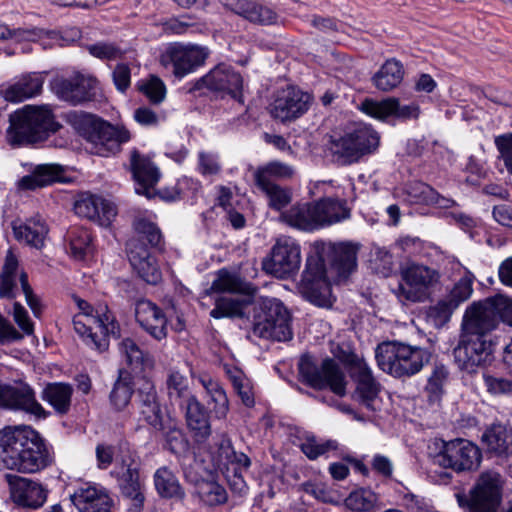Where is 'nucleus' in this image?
<instances>
[{
	"label": "nucleus",
	"mask_w": 512,
	"mask_h": 512,
	"mask_svg": "<svg viewBox=\"0 0 512 512\" xmlns=\"http://www.w3.org/2000/svg\"><path fill=\"white\" fill-rule=\"evenodd\" d=\"M512 326V299L503 295L471 303L462 317L459 340L453 350L459 369L475 373L491 361V333L499 321Z\"/></svg>",
	"instance_id": "1"
},
{
	"label": "nucleus",
	"mask_w": 512,
	"mask_h": 512,
	"mask_svg": "<svg viewBox=\"0 0 512 512\" xmlns=\"http://www.w3.org/2000/svg\"><path fill=\"white\" fill-rule=\"evenodd\" d=\"M0 450L4 466L20 473H37L53 462L52 453L45 440L30 426H9L2 429Z\"/></svg>",
	"instance_id": "2"
},
{
	"label": "nucleus",
	"mask_w": 512,
	"mask_h": 512,
	"mask_svg": "<svg viewBox=\"0 0 512 512\" xmlns=\"http://www.w3.org/2000/svg\"><path fill=\"white\" fill-rule=\"evenodd\" d=\"M9 122V141L17 145L43 141L61 127L48 105H26L12 113Z\"/></svg>",
	"instance_id": "3"
},
{
	"label": "nucleus",
	"mask_w": 512,
	"mask_h": 512,
	"mask_svg": "<svg viewBox=\"0 0 512 512\" xmlns=\"http://www.w3.org/2000/svg\"><path fill=\"white\" fill-rule=\"evenodd\" d=\"M68 122L91 142L96 148V153L102 156L119 152L121 145L131 139L130 132L124 126H114L90 113L71 112L68 114Z\"/></svg>",
	"instance_id": "4"
},
{
	"label": "nucleus",
	"mask_w": 512,
	"mask_h": 512,
	"mask_svg": "<svg viewBox=\"0 0 512 512\" xmlns=\"http://www.w3.org/2000/svg\"><path fill=\"white\" fill-rule=\"evenodd\" d=\"M379 144L380 135L371 125L354 123L331 136L330 151L338 164L351 165L374 153Z\"/></svg>",
	"instance_id": "5"
},
{
	"label": "nucleus",
	"mask_w": 512,
	"mask_h": 512,
	"mask_svg": "<svg viewBox=\"0 0 512 512\" xmlns=\"http://www.w3.org/2000/svg\"><path fill=\"white\" fill-rule=\"evenodd\" d=\"M375 357L384 372L394 377H410L429 361L430 353L418 346L388 341L377 346Z\"/></svg>",
	"instance_id": "6"
},
{
	"label": "nucleus",
	"mask_w": 512,
	"mask_h": 512,
	"mask_svg": "<svg viewBox=\"0 0 512 512\" xmlns=\"http://www.w3.org/2000/svg\"><path fill=\"white\" fill-rule=\"evenodd\" d=\"M252 333L259 338L280 342L292 338L289 312L279 300L268 297L259 299L254 313Z\"/></svg>",
	"instance_id": "7"
},
{
	"label": "nucleus",
	"mask_w": 512,
	"mask_h": 512,
	"mask_svg": "<svg viewBox=\"0 0 512 512\" xmlns=\"http://www.w3.org/2000/svg\"><path fill=\"white\" fill-rule=\"evenodd\" d=\"M455 498L466 512H496L502 499L501 475L495 471L483 472L469 494L458 491Z\"/></svg>",
	"instance_id": "8"
},
{
	"label": "nucleus",
	"mask_w": 512,
	"mask_h": 512,
	"mask_svg": "<svg viewBox=\"0 0 512 512\" xmlns=\"http://www.w3.org/2000/svg\"><path fill=\"white\" fill-rule=\"evenodd\" d=\"M141 459L135 451H122L111 475L116 478L123 497L131 500V512H140L144 505V482L141 477Z\"/></svg>",
	"instance_id": "9"
},
{
	"label": "nucleus",
	"mask_w": 512,
	"mask_h": 512,
	"mask_svg": "<svg viewBox=\"0 0 512 512\" xmlns=\"http://www.w3.org/2000/svg\"><path fill=\"white\" fill-rule=\"evenodd\" d=\"M302 382L314 389L329 388L335 395H346L347 380L339 364L331 358L323 360L318 367L311 356L303 355L298 364Z\"/></svg>",
	"instance_id": "10"
},
{
	"label": "nucleus",
	"mask_w": 512,
	"mask_h": 512,
	"mask_svg": "<svg viewBox=\"0 0 512 512\" xmlns=\"http://www.w3.org/2000/svg\"><path fill=\"white\" fill-rule=\"evenodd\" d=\"M209 55L206 46L174 42L164 48L159 61L175 78L183 79L204 66Z\"/></svg>",
	"instance_id": "11"
},
{
	"label": "nucleus",
	"mask_w": 512,
	"mask_h": 512,
	"mask_svg": "<svg viewBox=\"0 0 512 512\" xmlns=\"http://www.w3.org/2000/svg\"><path fill=\"white\" fill-rule=\"evenodd\" d=\"M397 296L411 302L426 301L440 281V273L429 266L412 263L402 269Z\"/></svg>",
	"instance_id": "12"
},
{
	"label": "nucleus",
	"mask_w": 512,
	"mask_h": 512,
	"mask_svg": "<svg viewBox=\"0 0 512 512\" xmlns=\"http://www.w3.org/2000/svg\"><path fill=\"white\" fill-rule=\"evenodd\" d=\"M433 461L455 472L471 471L479 467L481 452L470 441L455 439L444 443L442 450L434 456Z\"/></svg>",
	"instance_id": "13"
},
{
	"label": "nucleus",
	"mask_w": 512,
	"mask_h": 512,
	"mask_svg": "<svg viewBox=\"0 0 512 512\" xmlns=\"http://www.w3.org/2000/svg\"><path fill=\"white\" fill-rule=\"evenodd\" d=\"M301 264L300 245L291 237H281L271 249L269 258L262 265L263 269L278 278H287L296 274Z\"/></svg>",
	"instance_id": "14"
},
{
	"label": "nucleus",
	"mask_w": 512,
	"mask_h": 512,
	"mask_svg": "<svg viewBox=\"0 0 512 512\" xmlns=\"http://www.w3.org/2000/svg\"><path fill=\"white\" fill-rule=\"evenodd\" d=\"M344 363L356 385L354 399L367 409L375 410L374 403L380 392V384L374 378L370 367L363 358L354 353L348 354Z\"/></svg>",
	"instance_id": "15"
},
{
	"label": "nucleus",
	"mask_w": 512,
	"mask_h": 512,
	"mask_svg": "<svg viewBox=\"0 0 512 512\" xmlns=\"http://www.w3.org/2000/svg\"><path fill=\"white\" fill-rule=\"evenodd\" d=\"M0 406L46 418L47 412L36 398L35 390L25 382L0 384Z\"/></svg>",
	"instance_id": "16"
},
{
	"label": "nucleus",
	"mask_w": 512,
	"mask_h": 512,
	"mask_svg": "<svg viewBox=\"0 0 512 512\" xmlns=\"http://www.w3.org/2000/svg\"><path fill=\"white\" fill-rule=\"evenodd\" d=\"M311 96L295 87L289 86L278 91L270 104V114L282 122L294 120L309 109Z\"/></svg>",
	"instance_id": "17"
},
{
	"label": "nucleus",
	"mask_w": 512,
	"mask_h": 512,
	"mask_svg": "<svg viewBox=\"0 0 512 512\" xmlns=\"http://www.w3.org/2000/svg\"><path fill=\"white\" fill-rule=\"evenodd\" d=\"M12 501L21 507L36 509L47 499V491L39 482L14 474H6Z\"/></svg>",
	"instance_id": "18"
},
{
	"label": "nucleus",
	"mask_w": 512,
	"mask_h": 512,
	"mask_svg": "<svg viewBox=\"0 0 512 512\" xmlns=\"http://www.w3.org/2000/svg\"><path fill=\"white\" fill-rule=\"evenodd\" d=\"M75 213L100 226H109L117 215L115 205L101 196L81 193L74 203Z\"/></svg>",
	"instance_id": "19"
},
{
	"label": "nucleus",
	"mask_w": 512,
	"mask_h": 512,
	"mask_svg": "<svg viewBox=\"0 0 512 512\" xmlns=\"http://www.w3.org/2000/svg\"><path fill=\"white\" fill-rule=\"evenodd\" d=\"M243 80L241 75L231 67L220 64L195 83L196 89L206 87L212 91H224L234 99L242 101L241 89Z\"/></svg>",
	"instance_id": "20"
},
{
	"label": "nucleus",
	"mask_w": 512,
	"mask_h": 512,
	"mask_svg": "<svg viewBox=\"0 0 512 512\" xmlns=\"http://www.w3.org/2000/svg\"><path fill=\"white\" fill-rule=\"evenodd\" d=\"M360 110L368 116L382 121L390 116H394L400 120L417 119L420 114L418 104L411 103L401 105L399 100L394 97H389L381 101L365 99L360 104Z\"/></svg>",
	"instance_id": "21"
},
{
	"label": "nucleus",
	"mask_w": 512,
	"mask_h": 512,
	"mask_svg": "<svg viewBox=\"0 0 512 512\" xmlns=\"http://www.w3.org/2000/svg\"><path fill=\"white\" fill-rule=\"evenodd\" d=\"M130 169L136 182V193L148 199L156 197L155 185L160 179V171L151 159L134 149L130 153Z\"/></svg>",
	"instance_id": "22"
},
{
	"label": "nucleus",
	"mask_w": 512,
	"mask_h": 512,
	"mask_svg": "<svg viewBox=\"0 0 512 512\" xmlns=\"http://www.w3.org/2000/svg\"><path fill=\"white\" fill-rule=\"evenodd\" d=\"M69 497L79 512H110L112 505L108 491L91 483L79 485Z\"/></svg>",
	"instance_id": "23"
},
{
	"label": "nucleus",
	"mask_w": 512,
	"mask_h": 512,
	"mask_svg": "<svg viewBox=\"0 0 512 512\" xmlns=\"http://www.w3.org/2000/svg\"><path fill=\"white\" fill-rule=\"evenodd\" d=\"M97 81L93 77L77 74L72 78H57L53 89L59 98L73 105L88 101L94 97Z\"/></svg>",
	"instance_id": "24"
},
{
	"label": "nucleus",
	"mask_w": 512,
	"mask_h": 512,
	"mask_svg": "<svg viewBox=\"0 0 512 512\" xmlns=\"http://www.w3.org/2000/svg\"><path fill=\"white\" fill-rule=\"evenodd\" d=\"M135 319L139 326L157 341L166 339L167 318L155 303L141 299L135 304Z\"/></svg>",
	"instance_id": "25"
},
{
	"label": "nucleus",
	"mask_w": 512,
	"mask_h": 512,
	"mask_svg": "<svg viewBox=\"0 0 512 512\" xmlns=\"http://www.w3.org/2000/svg\"><path fill=\"white\" fill-rule=\"evenodd\" d=\"M127 255L132 268L144 281L156 284L161 280V271L156 259L140 240L130 239L127 242Z\"/></svg>",
	"instance_id": "26"
},
{
	"label": "nucleus",
	"mask_w": 512,
	"mask_h": 512,
	"mask_svg": "<svg viewBox=\"0 0 512 512\" xmlns=\"http://www.w3.org/2000/svg\"><path fill=\"white\" fill-rule=\"evenodd\" d=\"M481 442L486 451L497 457H512V427L493 423L485 429Z\"/></svg>",
	"instance_id": "27"
},
{
	"label": "nucleus",
	"mask_w": 512,
	"mask_h": 512,
	"mask_svg": "<svg viewBox=\"0 0 512 512\" xmlns=\"http://www.w3.org/2000/svg\"><path fill=\"white\" fill-rule=\"evenodd\" d=\"M138 409L145 422L156 430L163 429V415L158 402L157 392L152 382L145 380L138 389Z\"/></svg>",
	"instance_id": "28"
},
{
	"label": "nucleus",
	"mask_w": 512,
	"mask_h": 512,
	"mask_svg": "<svg viewBox=\"0 0 512 512\" xmlns=\"http://www.w3.org/2000/svg\"><path fill=\"white\" fill-rule=\"evenodd\" d=\"M227 7L233 13L260 25L278 24L280 19L272 8L256 0H232Z\"/></svg>",
	"instance_id": "29"
},
{
	"label": "nucleus",
	"mask_w": 512,
	"mask_h": 512,
	"mask_svg": "<svg viewBox=\"0 0 512 512\" xmlns=\"http://www.w3.org/2000/svg\"><path fill=\"white\" fill-rule=\"evenodd\" d=\"M44 84V76L40 73H29L1 90L8 102L18 103L39 95Z\"/></svg>",
	"instance_id": "30"
},
{
	"label": "nucleus",
	"mask_w": 512,
	"mask_h": 512,
	"mask_svg": "<svg viewBox=\"0 0 512 512\" xmlns=\"http://www.w3.org/2000/svg\"><path fill=\"white\" fill-rule=\"evenodd\" d=\"M313 206L316 229L350 218V209L347 207L346 202L342 200L324 198L313 203Z\"/></svg>",
	"instance_id": "31"
},
{
	"label": "nucleus",
	"mask_w": 512,
	"mask_h": 512,
	"mask_svg": "<svg viewBox=\"0 0 512 512\" xmlns=\"http://www.w3.org/2000/svg\"><path fill=\"white\" fill-rule=\"evenodd\" d=\"M187 426L194 440L202 444L211 434V425L205 407L197 398H191V402L185 405Z\"/></svg>",
	"instance_id": "32"
},
{
	"label": "nucleus",
	"mask_w": 512,
	"mask_h": 512,
	"mask_svg": "<svg viewBox=\"0 0 512 512\" xmlns=\"http://www.w3.org/2000/svg\"><path fill=\"white\" fill-rule=\"evenodd\" d=\"M13 232L17 240L24 241L36 249H41L48 234V227L44 219L40 216H35L28 219L25 223L19 225L14 223Z\"/></svg>",
	"instance_id": "33"
},
{
	"label": "nucleus",
	"mask_w": 512,
	"mask_h": 512,
	"mask_svg": "<svg viewBox=\"0 0 512 512\" xmlns=\"http://www.w3.org/2000/svg\"><path fill=\"white\" fill-rule=\"evenodd\" d=\"M326 254L331 267L335 269L340 277H347L356 269L357 250L355 246L347 243L332 245L328 248Z\"/></svg>",
	"instance_id": "34"
},
{
	"label": "nucleus",
	"mask_w": 512,
	"mask_h": 512,
	"mask_svg": "<svg viewBox=\"0 0 512 512\" xmlns=\"http://www.w3.org/2000/svg\"><path fill=\"white\" fill-rule=\"evenodd\" d=\"M62 174L63 168L58 164H40L31 174L22 177L18 186L21 189L34 190L60 181Z\"/></svg>",
	"instance_id": "35"
},
{
	"label": "nucleus",
	"mask_w": 512,
	"mask_h": 512,
	"mask_svg": "<svg viewBox=\"0 0 512 512\" xmlns=\"http://www.w3.org/2000/svg\"><path fill=\"white\" fill-rule=\"evenodd\" d=\"M203 449L208 454L214 469L220 472L230 471L231 457H235V451L225 434L214 437L212 443L205 445Z\"/></svg>",
	"instance_id": "36"
},
{
	"label": "nucleus",
	"mask_w": 512,
	"mask_h": 512,
	"mask_svg": "<svg viewBox=\"0 0 512 512\" xmlns=\"http://www.w3.org/2000/svg\"><path fill=\"white\" fill-rule=\"evenodd\" d=\"M211 290L243 295H253L256 291L255 287L245 281L237 272L225 268L217 272L216 278L212 282Z\"/></svg>",
	"instance_id": "37"
},
{
	"label": "nucleus",
	"mask_w": 512,
	"mask_h": 512,
	"mask_svg": "<svg viewBox=\"0 0 512 512\" xmlns=\"http://www.w3.org/2000/svg\"><path fill=\"white\" fill-rule=\"evenodd\" d=\"M153 480L155 489L160 497L177 500L184 499V488L170 468L166 466L158 468L153 475Z\"/></svg>",
	"instance_id": "38"
},
{
	"label": "nucleus",
	"mask_w": 512,
	"mask_h": 512,
	"mask_svg": "<svg viewBox=\"0 0 512 512\" xmlns=\"http://www.w3.org/2000/svg\"><path fill=\"white\" fill-rule=\"evenodd\" d=\"M73 387L68 383L53 382L45 385L41 397L49 403L53 409L63 415L71 407Z\"/></svg>",
	"instance_id": "39"
},
{
	"label": "nucleus",
	"mask_w": 512,
	"mask_h": 512,
	"mask_svg": "<svg viewBox=\"0 0 512 512\" xmlns=\"http://www.w3.org/2000/svg\"><path fill=\"white\" fill-rule=\"evenodd\" d=\"M280 221L304 231L316 229L313 204H296L281 212Z\"/></svg>",
	"instance_id": "40"
},
{
	"label": "nucleus",
	"mask_w": 512,
	"mask_h": 512,
	"mask_svg": "<svg viewBox=\"0 0 512 512\" xmlns=\"http://www.w3.org/2000/svg\"><path fill=\"white\" fill-rule=\"evenodd\" d=\"M167 396L171 404H177L184 407L191 402V398H196L189 387L188 379L177 370H170L166 378Z\"/></svg>",
	"instance_id": "41"
},
{
	"label": "nucleus",
	"mask_w": 512,
	"mask_h": 512,
	"mask_svg": "<svg viewBox=\"0 0 512 512\" xmlns=\"http://www.w3.org/2000/svg\"><path fill=\"white\" fill-rule=\"evenodd\" d=\"M300 290L308 301L317 306L328 307L332 305L331 286L327 276L313 280H301Z\"/></svg>",
	"instance_id": "42"
},
{
	"label": "nucleus",
	"mask_w": 512,
	"mask_h": 512,
	"mask_svg": "<svg viewBox=\"0 0 512 512\" xmlns=\"http://www.w3.org/2000/svg\"><path fill=\"white\" fill-rule=\"evenodd\" d=\"M403 65L396 59H388L373 76L375 87L381 91H390L396 88L403 80Z\"/></svg>",
	"instance_id": "43"
},
{
	"label": "nucleus",
	"mask_w": 512,
	"mask_h": 512,
	"mask_svg": "<svg viewBox=\"0 0 512 512\" xmlns=\"http://www.w3.org/2000/svg\"><path fill=\"white\" fill-rule=\"evenodd\" d=\"M295 174V169L281 161H271L264 166L258 167L254 172L256 185L275 184L274 180H288Z\"/></svg>",
	"instance_id": "44"
},
{
	"label": "nucleus",
	"mask_w": 512,
	"mask_h": 512,
	"mask_svg": "<svg viewBox=\"0 0 512 512\" xmlns=\"http://www.w3.org/2000/svg\"><path fill=\"white\" fill-rule=\"evenodd\" d=\"M198 381L210 397L211 402L214 403L212 411L215 417L218 419L226 418L229 411V402L224 389L208 375L198 376Z\"/></svg>",
	"instance_id": "45"
},
{
	"label": "nucleus",
	"mask_w": 512,
	"mask_h": 512,
	"mask_svg": "<svg viewBox=\"0 0 512 512\" xmlns=\"http://www.w3.org/2000/svg\"><path fill=\"white\" fill-rule=\"evenodd\" d=\"M93 317L74 316L73 326L75 332L83 338V341L92 349L100 352L108 349L109 341L105 335L93 332Z\"/></svg>",
	"instance_id": "46"
},
{
	"label": "nucleus",
	"mask_w": 512,
	"mask_h": 512,
	"mask_svg": "<svg viewBox=\"0 0 512 512\" xmlns=\"http://www.w3.org/2000/svg\"><path fill=\"white\" fill-rule=\"evenodd\" d=\"M69 252L76 260H83L93 253L92 235L86 228L76 227L68 232Z\"/></svg>",
	"instance_id": "47"
},
{
	"label": "nucleus",
	"mask_w": 512,
	"mask_h": 512,
	"mask_svg": "<svg viewBox=\"0 0 512 512\" xmlns=\"http://www.w3.org/2000/svg\"><path fill=\"white\" fill-rule=\"evenodd\" d=\"M118 347L120 354L133 371H142L145 367H152L149 355L145 354L133 339H122Z\"/></svg>",
	"instance_id": "48"
},
{
	"label": "nucleus",
	"mask_w": 512,
	"mask_h": 512,
	"mask_svg": "<svg viewBox=\"0 0 512 512\" xmlns=\"http://www.w3.org/2000/svg\"><path fill=\"white\" fill-rule=\"evenodd\" d=\"M250 304L249 300L231 297H219L216 299L215 307L211 310L210 316L215 319L223 317L242 318L245 315V308Z\"/></svg>",
	"instance_id": "49"
},
{
	"label": "nucleus",
	"mask_w": 512,
	"mask_h": 512,
	"mask_svg": "<svg viewBox=\"0 0 512 512\" xmlns=\"http://www.w3.org/2000/svg\"><path fill=\"white\" fill-rule=\"evenodd\" d=\"M449 372L443 365H436L428 378L424 392L430 404L439 403L444 394V385Z\"/></svg>",
	"instance_id": "50"
},
{
	"label": "nucleus",
	"mask_w": 512,
	"mask_h": 512,
	"mask_svg": "<svg viewBox=\"0 0 512 512\" xmlns=\"http://www.w3.org/2000/svg\"><path fill=\"white\" fill-rule=\"evenodd\" d=\"M228 376L242 403L246 407H253L255 396L251 380L241 370L235 368L228 370Z\"/></svg>",
	"instance_id": "51"
},
{
	"label": "nucleus",
	"mask_w": 512,
	"mask_h": 512,
	"mask_svg": "<svg viewBox=\"0 0 512 512\" xmlns=\"http://www.w3.org/2000/svg\"><path fill=\"white\" fill-rule=\"evenodd\" d=\"M196 492L203 503L208 506L224 504L228 498L225 488L215 481L202 480L198 482Z\"/></svg>",
	"instance_id": "52"
},
{
	"label": "nucleus",
	"mask_w": 512,
	"mask_h": 512,
	"mask_svg": "<svg viewBox=\"0 0 512 512\" xmlns=\"http://www.w3.org/2000/svg\"><path fill=\"white\" fill-rule=\"evenodd\" d=\"M133 394L131 378L128 373H120L110 393V401L117 410H123L130 402Z\"/></svg>",
	"instance_id": "53"
},
{
	"label": "nucleus",
	"mask_w": 512,
	"mask_h": 512,
	"mask_svg": "<svg viewBox=\"0 0 512 512\" xmlns=\"http://www.w3.org/2000/svg\"><path fill=\"white\" fill-rule=\"evenodd\" d=\"M404 195L411 204L429 205L433 201L432 197L435 195V189L424 182L413 181L406 184Z\"/></svg>",
	"instance_id": "54"
},
{
	"label": "nucleus",
	"mask_w": 512,
	"mask_h": 512,
	"mask_svg": "<svg viewBox=\"0 0 512 512\" xmlns=\"http://www.w3.org/2000/svg\"><path fill=\"white\" fill-rule=\"evenodd\" d=\"M133 227L138 235L136 239L140 240V243H143L142 241L146 239L151 246L160 244L162 234L157 225L150 219L144 216H137L133 222Z\"/></svg>",
	"instance_id": "55"
},
{
	"label": "nucleus",
	"mask_w": 512,
	"mask_h": 512,
	"mask_svg": "<svg viewBox=\"0 0 512 512\" xmlns=\"http://www.w3.org/2000/svg\"><path fill=\"white\" fill-rule=\"evenodd\" d=\"M265 193L268 198V205L271 209L281 211L288 206L292 200L291 191L278 184L256 185Z\"/></svg>",
	"instance_id": "56"
},
{
	"label": "nucleus",
	"mask_w": 512,
	"mask_h": 512,
	"mask_svg": "<svg viewBox=\"0 0 512 512\" xmlns=\"http://www.w3.org/2000/svg\"><path fill=\"white\" fill-rule=\"evenodd\" d=\"M376 502V495L366 489L352 491L345 499V506L356 512H368L373 509Z\"/></svg>",
	"instance_id": "57"
},
{
	"label": "nucleus",
	"mask_w": 512,
	"mask_h": 512,
	"mask_svg": "<svg viewBox=\"0 0 512 512\" xmlns=\"http://www.w3.org/2000/svg\"><path fill=\"white\" fill-rule=\"evenodd\" d=\"M456 309L455 304L445 297L439 300L435 305L429 307L427 318L433 326L440 328L450 321Z\"/></svg>",
	"instance_id": "58"
},
{
	"label": "nucleus",
	"mask_w": 512,
	"mask_h": 512,
	"mask_svg": "<svg viewBox=\"0 0 512 512\" xmlns=\"http://www.w3.org/2000/svg\"><path fill=\"white\" fill-rule=\"evenodd\" d=\"M93 324L100 330L99 335H105L107 339L110 334H119V325L114 315L108 311L106 306L96 310V314L93 316Z\"/></svg>",
	"instance_id": "59"
},
{
	"label": "nucleus",
	"mask_w": 512,
	"mask_h": 512,
	"mask_svg": "<svg viewBox=\"0 0 512 512\" xmlns=\"http://www.w3.org/2000/svg\"><path fill=\"white\" fill-rule=\"evenodd\" d=\"M473 280L474 276L469 271H466L446 297L458 307L471 297Z\"/></svg>",
	"instance_id": "60"
},
{
	"label": "nucleus",
	"mask_w": 512,
	"mask_h": 512,
	"mask_svg": "<svg viewBox=\"0 0 512 512\" xmlns=\"http://www.w3.org/2000/svg\"><path fill=\"white\" fill-rule=\"evenodd\" d=\"M138 88L152 104H159L165 99V84L156 76H152L148 80L142 81L139 83Z\"/></svg>",
	"instance_id": "61"
},
{
	"label": "nucleus",
	"mask_w": 512,
	"mask_h": 512,
	"mask_svg": "<svg viewBox=\"0 0 512 512\" xmlns=\"http://www.w3.org/2000/svg\"><path fill=\"white\" fill-rule=\"evenodd\" d=\"M198 172L204 176H215L221 171V163L217 154L209 151H200L198 153Z\"/></svg>",
	"instance_id": "62"
},
{
	"label": "nucleus",
	"mask_w": 512,
	"mask_h": 512,
	"mask_svg": "<svg viewBox=\"0 0 512 512\" xmlns=\"http://www.w3.org/2000/svg\"><path fill=\"white\" fill-rule=\"evenodd\" d=\"M335 449H337V442L333 440L318 442L315 438H307L301 444V451L311 460H315L326 452Z\"/></svg>",
	"instance_id": "63"
},
{
	"label": "nucleus",
	"mask_w": 512,
	"mask_h": 512,
	"mask_svg": "<svg viewBox=\"0 0 512 512\" xmlns=\"http://www.w3.org/2000/svg\"><path fill=\"white\" fill-rule=\"evenodd\" d=\"M326 277L325 259L319 252L308 256L302 280Z\"/></svg>",
	"instance_id": "64"
}]
</instances>
